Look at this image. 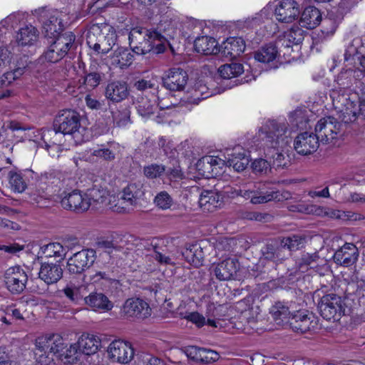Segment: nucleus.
<instances>
[{"instance_id": "1", "label": "nucleus", "mask_w": 365, "mask_h": 365, "mask_svg": "<svg viewBox=\"0 0 365 365\" xmlns=\"http://www.w3.org/2000/svg\"><path fill=\"white\" fill-rule=\"evenodd\" d=\"M24 192L26 200L39 207H46L43 194L53 185L60 182L53 173H45L40 177L31 170H24Z\"/></svg>"}, {"instance_id": "2", "label": "nucleus", "mask_w": 365, "mask_h": 365, "mask_svg": "<svg viewBox=\"0 0 365 365\" xmlns=\"http://www.w3.org/2000/svg\"><path fill=\"white\" fill-rule=\"evenodd\" d=\"M71 135L76 143L85 141L86 129L81 125L79 114L73 110H62L55 118L53 130L47 132V137L57 133Z\"/></svg>"}, {"instance_id": "3", "label": "nucleus", "mask_w": 365, "mask_h": 365, "mask_svg": "<svg viewBox=\"0 0 365 365\" xmlns=\"http://www.w3.org/2000/svg\"><path fill=\"white\" fill-rule=\"evenodd\" d=\"M130 46H133V51L137 54H146L151 52L154 46V41H158L153 31L143 27H135L129 33Z\"/></svg>"}, {"instance_id": "4", "label": "nucleus", "mask_w": 365, "mask_h": 365, "mask_svg": "<svg viewBox=\"0 0 365 365\" xmlns=\"http://www.w3.org/2000/svg\"><path fill=\"white\" fill-rule=\"evenodd\" d=\"M344 304L341 297L330 293L321 298L318 304V309L324 319L338 320L344 314Z\"/></svg>"}, {"instance_id": "5", "label": "nucleus", "mask_w": 365, "mask_h": 365, "mask_svg": "<svg viewBox=\"0 0 365 365\" xmlns=\"http://www.w3.org/2000/svg\"><path fill=\"white\" fill-rule=\"evenodd\" d=\"M342 124L336 118L328 116L321 118L315 125L314 134L317 136L319 142L322 143H330L343 135L341 130Z\"/></svg>"}, {"instance_id": "6", "label": "nucleus", "mask_w": 365, "mask_h": 365, "mask_svg": "<svg viewBox=\"0 0 365 365\" xmlns=\"http://www.w3.org/2000/svg\"><path fill=\"white\" fill-rule=\"evenodd\" d=\"M96 258V251L93 249L77 252L68 259V271L73 274H82L93 264Z\"/></svg>"}, {"instance_id": "7", "label": "nucleus", "mask_w": 365, "mask_h": 365, "mask_svg": "<svg viewBox=\"0 0 365 365\" xmlns=\"http://www.w3.org/2000/svg\"><path fill=\"white\" fill-rule=\"evenodd\" d=\"M287 127L285 123H279L276 120H269L262 128L264 133L265 143L267 147H279L285 144Z\"/></svg>"}, {"instance_id": "8", "label": "nucleus", "mask_w": 365, "mask_h": 365, "mask_svg": "<svg viewBox=\"0 0 365 365\" xmlns=\"http://www.w3.org/2000/svg\"><path fill=\"white\" fill-rule=\"evenodd\" d=\"M288 323L294 331L301 334L314 331L318 326L314 316L305 310L297 311L292 314Z\"/></svg>"}, {"instance_id": "9", "label": "nucleus", "mask_w": 365, "mask_h": 365, "mask_svg": "<svg viewBox=\"0 0 365 365\" xmlns=\"http://www.w3.org/2000/svg\"><path fill=\"white\" fill-rule=\"evenodd\" d=\"M121 313L126 318L144 319L151 315V308L142 299L130 298L125 302Z\"/></svg>"}, {"instance_id": "10", "label": "nucleus", "mask_w": 365, "mask_h": 365, "mask_svg": "<svg viewBox=\"0 0 365 365\" xmlns=\"http://www.w3.org/2000/svg\"><path fill=\"white\" fill-rule=\"evenodd\" d=\"M34 16H38V20L43 23V33L46 38H56L63 29L62 21L54 15L49 14L44 9L35 10Z\"/></svg>"}, {"instance_id": "11", "label": "nucleus", "mask_w": 365, "mask_h": 365, "mask_svg": "<svg viewBox=\"0 0 365 365\" xmlns=\"http://www.w3.org/2000/svg\"><path fill=\"white\" fill-rule=\"evenodd\" d=\"M330 96L333 100L336 107L340 108V106H346L349 109L353 111L357 116L361 115L365 118V93L361 89V94L359 101H351L349 98H346L344 94H340L336 89H332L330 91Z\"/></svg>"}, {"instance_id": "12", "label": "nucleus", "mask_w": 365, "mask_h": 365, "mask_svg": "<svg viewBox=\"0 0 365 365\" xmlns=\"http://www.w3.org/2000/svg\"><path fill=\"white\" fill-rule=\"evenodd\" d=\"M108 353L113 361L127 364L134 356V349L129 342L122 340L112 341L108 349Z\"/></svg>"}, {"instance_id": "13", "label": "nucleus", "mask_w": 365, "mask_h": 365, "mask_svg": "<svg viewBox=\"0 0 365 365\" xmlns=\"http://www.w3.org/2000/svg\"><path fill=\"white\" fill-rule=\"evenodd\" d=\"M188 80V75L180 68H173L162 78L163 86L171 91H182Z\"/></svg>"}, {"instance_id": "14", "label": "nucleus", "mask_w": 365, "mask_h": 365, "mask_svg": "<svg viewBox=\"0 0 365 365\" xmlns=\"http://www.w3.org/2000/svg\"><path fill=\"white\" fill-rule=\"evenodd\" d=\"M319 143L314 133L303 132L295 138L294 148L301 155H309L317 150Z\"/></svg>"}, {"instance_id": "15", "label": "nucleus", "mask_w": 365, "mask_h": 365, "mask_svg": "<svg viewBox=\"0 0 365 365\" xmlns=\"http://www.w3.org/2000/svg\"><path fill=\"white\" fill-rule=\"evenodd\" d=\"M276 19L283 23H292L300 14V5L296 0H282L275 9Z\"/></svg>"}, {"instance_id": "16", "label": "nucleus", "mask_w": 365, "mask_h": 365, "mask_svg": "<svg viewBox=\"0 0 365 365\" xmlns=\"http://www.w3.org/2000/svg\"><path fill=\"white\" fill-rule=\"evenodd\" d=\"M61 206L66 210L83 212L88 210L91 202L79 190H73L62 198Z\"/></svg>"}, {"instance_id": "17", "label": "nucleus", "mask_w": 365, "mask_h": 365, "mask_svg": "<svg viewBox=\"0 0 365 365\" xmlns=\"http://www.w3.org/2000/svg\"><path fill=\"white\" fill-rule=\"evenodd\" d=\"M254 205L264 204L271 201H281L284 197L279 190L267 188L265 184L253 182Z\"/></svg>"}, {"instance_id": "18", "label": "nucleus", "mask_w": 365, "mask_h": 365, "mask_svg": "<svg viewBox=\"0 0 365 365\" xmlns=\"http://www.w3.org/2000/svg\"><path fill=\"white\" fill-rule=\"evenodd\" d=\"M163 243L164 242L160 240L151 242L153 249V257L161 265H175L178 259L175 253L176 249H169Z\"/></svg>"}, {"instance_id": "19", "label": "nucleus", "mask_w": 365, "mask_h": 365, "mask_svg": "<svg viewBox=\"0 0 365 365\" xmlns=\"http://www.w3.org/2000/svg\"><path fill=\"white\" fill-rule=\"evenodd\" d=\"M245 41L242 37H230L219 47V53L222 57L234 59L245 51Z\"/></svg>"}, {"instance_id": "20", "label": "nucleus", "mask_w": 365, "mask_h": 365, "mask_svg": "<svg viewBox=\"0 0 365 365\" xmlns=\"http://www.w3.org/2000/svg\"><path fill=\"white\" fill-rule=\"evenodd\" d=\"M37 272L38 278L47 284L57 283L63 277V269L59 264L41 262Z\"/></svg>"}, {"instance_id": "21", "label": "nucleus", "mask_w": 365, "mask_h": 365, "mask_svg": "<svg viewBox=\"0 0 365 365\" xmlns=\"http://www.w3.org/2000/svg\"><path fill=\"white\" fill-rule=\"evenodd\" d=\"M104 94L113 103L121 102L129 96L128 83L123 81H112L106 86Z\"/></svg>"}, {"instance_id": "22", "label": "nucleus", "mask_w": 365, "mask_h": 365, "mask_svg": "<svg viewBox=\"0 0 365 365\" xmlns=\"http://www.w3.org/2000/svg\"><path fill=\"white\" fill-rule=\"evenodd\" d=\"M34 355L36 365H53V359L51 356L48 335L38 337L35 341Z\"/></svg>"}, {"instance_id": "23", "label": "nucleus", "mask_w": 365, "mask_h": 365, "mask_svg": "<svg viewBox=\"0 0 365 365\" xmlns=\"http://www.w3.org/2000/svg\"><path fill=\"white\" fill-rule=\"evenodd\" d=\"M364 78V73L360 69H348L340 72L336 78V82L340 86V88H348L353 86L354 84L358 87V84H364L363 78Z\"/></svg>"}, {"instance_id": "24", "label": "nucleus", "mask_w": 365, "mask_h": 365, "mask_svg": "<svg viewBox=\"0 0 365 365\" xmlns=\"http://www.w3.org/2000/svg\"><path fill=\"white\" fill-rule=\"evenodd\" d=\"M224 196L221 192L212 190H204L200 197L199 205L207 212H213L223 205Z\"/></svg>"}, {"instance_id": "25", "label": "nucleus", "mask_w": 365, "mask_h": 365, "mask_svg": "<svg viewBox=\"0 0 365 365\" xmlns=\"http://www.w3.org/2000/svg\"><path fill=\"white\" fill-rule=\"evenodd\" d=\"M239 265L236 258H227L217 264L215 274L220 280H229L236 274Z\"/></svg>"}, {"instance_id": "26", "label": "nucleus", "mask_w": 365, "mask_h": 365, "mask_svg": "<svg viewBox=\"0 0 365 365\" xmlns=\"http://www.w3.org/2000/svg\"><path fill=\"white\" fill-rule=\"evenodd\" d=\"M357 249L354 244L346 243L334 255V262L341 265L349 266L357 259Z\"/></svg>"}, {"instance_id": "27", "label": "nucleus", "mask_w": 365, "mask_h": 365, "mask_svg": "<svg viewBox=\"0 0 365 365\" xmlns=\"http://www.w3.org/2000/svg\"><path fill=\"white\" fill-rule=\"evenodd\" d=\"M21 266L17 265L9 268L5 273V283L7 289L14 294H19L23 292L21 285Z\"/></svg>"}, {"instance_id": "28", "label": "nucleus", "mask_w": 365, "mask_h": 365, "mask_svg": "<svg viewBox=\"0 0 365 365\" xmlns=\"http://www.w3.org/2000/svg\"><path fill=\"white\" fill-rule=\"evenodd\" d=\"M158 41H167L173 38L176 34V23L170 19L160 21L155 29H152Z\"/></svg>"}, {"instance_id": "29", "label": "nucleus", "mask_w": 365, "mask_h": 365, "mask_svg": "<svg viewBox=\"0 0 365 365\" xmlns=\"http://www.w3.org/2000/svg\"><path fill=\"white\" fill-rule=\"evenodd\" d=\"M194 48L197 53L203 55L217 54L220 52L216 40L207 36L197 37L194 41Z\"/></svg>"}, {"instance_id": "30", "label": "nucleus", "mask_w": 365, "mask_h": 365, "mask_svg": "<svg viewBox=\"0 0 365 365\" xmlns=\"http://www.w3.org/2000/svg\"><path fill=\"white\" fill-rule=\"evenodd\" d=\"M322 21L320 11L314 6H308L303 11L299 24L308 29H313L319 25Z\"/></svg>"}, {"instance_id": "31", "label": "nucleus", "mask_w": 365, "mask_h": 365, "mask_svg": "<svg viewBox=\"0 0 365 365\" xmlns=\"http://www.w3.org/2000/svg\"><path fill=\"white\" fill-rule=\"evenodd\" d=\"M77 344L80 352L86 355H91L98 351L101 346V341L94 335L83 334L78 339Z\"/></svg>"}, {"instance_id": "32", "label": "nucleus", "mask_w": 365, "mask_h": 365, "mask_svg": "<svg viewBox=\"0 0 365 365\" xmlns=\"http://www.w3.org/2000/svg\"><path fill=\"white\" fill-rule=\"evenodd\" d=\"M180 255L194 267H198L203 264L204 253L202 248L198 244H193L188 247H185Z\"/></svg>"}, {"instance_id": "33", "label": "nucleus", "mask_w": 365, "mask_h": 365, "mask_svg": "<svg viewBox=\"0 0 365 365\" xmlns=\"http://www.w3.org/2000/svg\"><path fill=\"white\" fill-rule=\"evenodd\" d=\"M42 258L41 255V246L35 242H29L24 245V267L28 269H33L34 265Z\"/></svg>"}, {"instance_id": "34", "label": "nucleus", "mask_w": 365, "mask_h": 365, "mask_svg": "<svg viewBox=\"0 0 365 365\" xmlns=\"http://www.w3.org/2000/svg\"><path fill=\"white\" fill-rule=\"evenodd\" d=\"M133 52L128 48L118 47L110 56L112 64L121 68L129 66L133 61Z\"/></svg>"}, {"instance_id": "35", "label": "nucleus", "mask_w": 365, "mask_h": 365, "mask_svg": "<svg viewBox=\"0 0 365 365\" xmlns=\"http://www.w3.org/2000/svg\"><path fill=\"white\" fill-rule=\"evenodd\" d=\"M157 105V96L153 94L148 96H141L137 100V110L143 117H149L153 114Z\"/></svg>"}, {"instance_id": "36", "label": "nucleus", "mask_w": 365, "mask_h": 365, "mask_svg": "<svg viewBox=\"0 0 365 365\" xmlns=\"http://www.w3.org/2000/svg\"><path fill=\"white\" fill-rule=\"evenodd\" d=\"M277 46L274 43H269L255 52V60L263 63L274 62L278 56Z\"/></svg>"}, {"instance_id": "37", "label": "nucleus", "mask_w": 365, "mask_h": 365, "mask_svg": "<svg viewBox=\"0 0 365 365\" xmlns=\"http://www.w3.org/2000/svg\"><path fill=\"white\" fill-rule=\"evenodd\" d=\"M51 43L61 49V51L64 56L68 54V51L74 46L76 40L75 35L71 31H67L61 34L56 36V38H50Z\"/></svg>"}, {"instance_id": "38", "label": "nucleus", "mask_w": 365, "mask_h": 365, "mask_svg": "<svg viewBox=\"0 0 365 365\" xmlns=\"http://www.w3.org/2000/svg\"><path fill=\"white\" fill-rule=\"evenodd\" d=\"M39 45V31L31 24L24 26V48L26 47L30 54L34 53ZM26 50L24 49V52Z\"/></svg>"}, {"instance_id": "39", "label": "nucleus", "mask_w": 365, "mask_h": 365, "mask_svg": "<svg viewBox=\"0 0 365 365\" xmlns=\"http://www.w3.org/2000/svg\"><path fill=\"white\" fill-rule=\"evenodd\" d=\"M84 300L86 304L95 309L108 311L113 308V303L102 293H91Z\"/></svg>"}, {"instance_id": "40", "label": "nucleus", "mask_w": 365, "mask_h": 365, "mask_svg": "<svg viewBox=\"0 0 365 365\" xmlns=\"http://www.w3.org/2000/svg\"><path fill=\"white\" fill-rule=\"evenodd\" d=\"M266 158L271 161V166L276 169L284 168L287 167L289 163L279 147H267L265 151Z\"/></svg>"}, {"instance_id": "41", "label": "nucleus", "mask_w": 365, "mask_h": 365, "mask_svg": "<svg viewBox=\"0 0 365 365\" xmlns=\"http://www.w3.org/2000/svg\"><path fill=\"white\" fill-rule=\"evenodd\" d=\"M228 155L230 157L226 164L230 167H232L237 172L245 170L249 165L250 160L245 152H234Z\"/></svg>"}, {"instance_id": "42", "label": "nucleus", "mask_w": 365, "mask_h": 365, "mask_svg": "<svg viewBox=\"0 0 365 365\" xmlns=\"http://www.w3.org/2000/svg\"><path fill=\"white\" fill-rule=\"evenodd\" d=\"M303 33L304 31L299 26H293L278 43L284 47L290 48L292 46L291 43L297 45L303 41Z\"/></svg>"}, {"instance_id": "43", "label": "nucleus", "mask_w": 365, "mask_h": 365, "mask_svg": "<svg viewBox=\"0 0 365 365\" xmlns=\"http://www.w3.org/2000/svg\"><path fill=\"white\" fill-rule=\"evenodd\" d=\"M117 41V35L115 32L111 31L106 35L99 33L98 44H96L98 53H107L115 45Z\"/></svg>"}, {"instance_id": "44", "label": "nucleus", "mask_w": 365, "mask_h": 365, "mask_svg": "<svg viewBox=\"0 0 365 365\" xmlns=\"http://www.w3.org/2000/svg\"><path fill=\"white\" fill-rule=\"evenodd\" d=\"M319 256L317 252L309 254L304 253L296 261V267L299 271L305 272L309 269H314L317 265Z\"/></svg>"}, {"instance_id": "45", "label": "nucleus", "mask_w": 365, "mask_h": 365, "mask_svg": "<svg viewBox=\"0 0 365 365\" xmlns=\"http://www.w3.org/2000/svg\"><path fill=\"white\" fill-rule=\"evenodd\" d=\"M46 61L43 56L34 62L30 61L24 66V74L34 76L36 78L41 77L47 70Z\"/></svg>"}, {"instance_id": "46", "label": "nucleus", "mask_w": 365, "mask_h": 365, "mask_svg": "<svg viewBox=\"0 0 365 365\" xmlns=\"http://www.w3.org/2000/svg\"><path fill=\"white\" fill-rule=\"evenodd\" d=\"M41 255L42 258H59L63 259L66 251L63 247L58 242H53L41 247Z\"/></svg>"}, {"instance_id": "47", "label": "nucleus", "mask_w": 365, "mask_h": 365, "mask_svg": "<svg viewBox=\"0 0 365 365\" xmlns=\"http://www.w3.org/2000/svg\"><path fill=\"white\" fill-rule=\"evenodd\" d=\"M143 195V191L141 187L135 183H132L124 188L121 200H123L125 203L133 205L135 204L136 200Z\"/></svg>"}, {"instance_id": "48", "label": "nucleus", "mask_w": 365, "mask_h": 365, "mask_svg": "<svg viewBox=\"0 0 365 365\" xmlns=\"http://www.w3.org/2000/svg\"><path fill=\"white\" fill-rule=\"evenodd\" d=\"M98 67V65L94 62L88 69H84L83 83L92 88L97 87L101 81V76L97 71Z\"/></svg>"}, {"instance_id": "49", "label": "nucleus", "mask_w": 365, "mask_h": 365, "mask_svg": "<svg viewBox=\"0 0 365 365\" xmlns=\"http://www.w3.org/2000/svg\"><path fill=\"white\" fill-rule=\"evenodd\" d=\"M270 314H272L274 322L279 324L284 322L286 319H289L290 312L289 307L286 306L283 302H276L270 309Z\"/></svg>"}, {"instance_id": "50", "label": "nucleus", "mask_w": 365, "mask_h": 365, "mask_svg": "<svg viewBox=\"0 0 365 365\" xmlns=\"http://www.w3.org/2000/svg\"><path fill=\"white\" fill-rule=\"evenodd\" d=\"M218 71L222 78L230 79L241 75L244 72V68L241 63H231L221 66Z\"/></svg>"}, {"instance_id": "51", "label": "nucleus", "mask_w": 365, "mask_h": 365, "mask_svg": "<svg viewBox=\"0 0 365 365\" xmlns=\"http://www.w3.org/2000/svg\"><path fill=\"white\" fill-rule=\"evenodd\" d=\"M240 217L243 220H252L259 222H269L272 221L274 217L268 212H261L257 211L244 210L240 214Z\"/></svg>"}, {"instance_id": "52", "label": "nucleus", "mask_w": 365, "mask_h": 365, "mask_svg": "<svg viewBox=\"0 0 365 365\" xmlns=\"http://www.w3.org/2000/svg\"><path fill=\"white\" fill-rule=\"evenodd\" d=\"M133 87L142 93V96L157 94L158 92V85L150 80L140 79L135 82Z\"/></svg>"}, {"instance_id": "53", "label": "nucleus", "mask_w": 365, "mask_h": 365, "mask_svg": "<svg viewBox=\"0 0 365 365\" xmlns=\"http://www.w3.org/2000/svg\"><path fill=\"white\" fill-rule=\"evenodd\" d=\"M49 341V349L51 356H58L61 351H63L66 346L65 340L59 334H48Z\"/></svg>"}, {"instance_id": "54", "label": "nucleus", "mask_w": 365, "mask_h": 365, "mask_svg": "<svg viewBox=\"0 0 365 365\" xmlns=\"http://www.w3.org/2000/svg\"><path fill=\"white\" fill-rule=\"evenodd\" d=\"M118 274V269L113 263H108L104 264L101 269L97 271L93 276V278H98L99 279H104L106 281L115 280V277Z\"/></svg>"}, {"instance_id": "55", "label": "nucleus", "mask_w": 365, "mask_h": 365, "mask_svg": "<svg viewBox=\"0 0 365 365\" xmlns=\"http://www.w3.org/2000/svg\"><path fill=\"white\" fill-rule=\"evenodd\" d=\"M106 195L107 191L106 189L95 185L92 187L87 190L86 197V199L89 200L91 205L92 202L103 203L106 198Z\"/></svg>"}, {"instance_id": "56", "label": "nucleus", "mask_w": 365, "mask_h": 365, "mask_svg": "<svg viewBox=\"0 0 365 365\" xmlns=\"http://www.w3.org/2000/svg\"><path fill=\"white\" fill-rule=\"evenodd\" d=\"M283 246L289 252L298 250L302 248L305 243V237L302 235H293L282 240Z\"/></svg>"}, {"instance_id": "57", "label": "nucleus", "mask_w": 365, "mask_h": 365, "mask_svg": "<svg viewBox=\"0 0 365 365\" xmlns=\"http://www.w3.org/2000/svg\"><path fill=\"white\" fill-rule=\"evenodd\" d=\"M166 170V165L152 163L143 168V175L148 179L153 180L160 178Z\"/></svg>"}, {"instance_id": "58", "label": "nucleus", "mask_w": 365, "mask_h": 365, "mask_svg": "<svg viewBox=\"0 0 365 365\" xmlns=\"http://www.w3.org/2000/svg\"><path fill=\"white\" fill-rule=\"evenodd\" d=\"M251 168L256 175H267L272 169L271 161L263 158L256 159L252 163Z\"/></svg>"}, {"instance_id": "59", "label": "nucleus", "mask_w": 365, "mask_h": 365, "mask_svg": "<svg viewBox=\"0 0 365 365\" xmlns=\"http://www.w3.org/2000/svg\"><path fill=\"white\" fill-rule=\"evenodd\" d=\"M66 297H67L71 302L78 303L79 300L83 298L81 293V287H76L74 284H68L61 290Z\"/></svg>"}, {"instance_id": "60", "label": "nucleus", "mask_w": 365, "mask_h": 365, "mask_svg": "<svg viewBox=\"0 0 365 365\" xmlns=\"http://www.w3.org/2000/svg\"><path fill=\"white\" fill-rule=\"evenodd\" d=\"M209 159L210 157L205 156L200 159L196 164L197 169L199 172L207 178L212 177L214 175H217L218 173L217 171L213 170V168H212Z\"/></svg>"}, {"instance_id": "61", "label": "nucleus", "mask_w": 365, "mask_h": 365, "mask_svg": "<svg viewBox=\"0 0 365 365\" xmlns=\"http://www.w3.org/2000/svg\"><path fill=\"white\" fill-rule=\"evenodd\" d=\"M50 46L46 51L42 55L43 57L49 63H56L63 58L64 56L61 49L55 46L51 42H49Z\"/></svg>"}, {"instance_id": "62", "label": "nucleus", "mask_w": 365, "mask_h": 365, "mask_svg": "<svg viewBox=\"0 0 365 365\" xmlns=\"http://www.w3.org/2000/svg\"><path fill=\"white\" fill-rule=\"evenodd\" d=\"M22 19V14L20 13H18L17 14H13L9 16V20L11 23V27L16 30V32L17 33L16 36V41L18 44L23 45V34L22 30L23 28L21 27L20 23Z\"/></svg>"}, {"instance_id": "63", "label": "nucleus", "mask_w": 365, "mask_h": 365, "mask_svg": "<svg viewBox=\"0 0 365 365\" xmlns=\"http://www.w3.org/2000/svg\"><path fill=\"white\" fill-rule=\"evenodd\" d=\"M170 166L166 165V170L165 173H166V175L170 179H182L184 175L181 170L178 160L176 159H173L170 160Z\"/></svg>"}, {"instance_id": "64", "label": "nucleus", "mask_w": 365, "mask_h": 365, "mask_svg": "<svg viewBox=\"0 0 365 365\" xmlns=\"http://www.w3.org/2000/svg\"><path fill=\"white\" fill-rule=\"evenodd\" d=\"M154 202L159 208L166 210L171 207L173 199L167 192L162 191L155 196Z\"/></svg>"}]
</instances>
